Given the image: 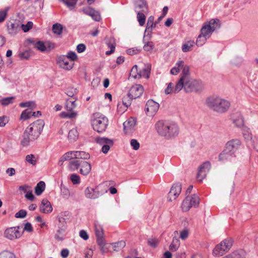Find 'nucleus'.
<instances>
[{"label":"nucleus","instance_id":"nucleus-62","mask_svg":"<svg viewBox=\"0 0 258 258\" xmlns=\"http://www.w3.org/2000/svg\"><path fill=\"white\" fill-rule=\"evenodd\" d=\"M33 23L32 22L29 21L26 25L22 24L21 25V27L24 32H26L28 31L31 28H32Z\"/></svg>","mask_w":258,"mask_h":258},{"label":"nucleus","instance_id":"nucleus-63","mask_svg":"<svg viewBox=\"0 0 258 258\" xmlns=\"http://www.w3.org/2000/svg\"><path fill=\"white\" fill-rule=\"evenodd\" d=\"M148 243L153 247H156L159 243V240L156 238H150L148 240Z\"/></svg>","mask_w":258,"mask_h":258},{"label":"nucleus","instance_id":"nucleus-50","mask_svg":"<svg viewBox=\"0 0 258 258\" xmlns=\"http://www.w3.org/2000/svg\"><path fill=\"white\" fill-rule=\"evenodd\" d=\"M15 97L4 98L0 100V103L3 106H7L13 103Z\"/></svg>","mask_w":258,"mask_h":258},{"label":"nucleus","instance_id":"nucleus-61","mask_svg":"<svg viewBox=\"0 0 258 258\" xmlns=\"http://www.w3.org/2000/svg\"><path fill=\"white\" fill-rule=\"evenodd\" d=\"M66 56H67L69 60L73 62L75 60H76L78 58L77 55L76 53L74 51H69L68 52L67 55H65Z\"/></svg>","mask_w":258,"mask_h":258},{"label":"nucleus","instance_id":"nucleus-7","mask_svg":"<svg viewBox=\"0 0 258 258\" xmlns=\"http://www.w3.org/2000/svg\"><path fill=\"white\" fill-rule=\"evenodd\" d=\"M102 186L103 185H99L95 186V187H92L90 186L86 187L84 190L85 197L87 199L93 200L98 198L100 196L107 192L106 189L104 190H101Z\"/></svg>","mask_w":258,"mask_h":258},{"label":"nucleus","instance_id":"nucleus-16","mask_svg":"<svg viewBox=\"0 0 258 258\" xmlns=\"http://www.w3.org/2000/svg\"><path fill=\"white\" fill-rule=\"evenodd\" d=\"M159 108V104L153 100H149L146 105L145 110L147 115L154 116Z\"/></svg>","mask_w":258,"mask_h":258},{"label":"nucleus","instance_id":"nucleus-30","mask_svg":"<svg viewBox=\"0 0 258 258\" xmlns=\"http://www.w3.org/2000/svg\"><path fill=\"white\" fill-rule=\"evenodd\" d=\"M77 159H74L69 161L67 167L70 171H75L77 170L80 167L81 161Z\"/></svg>","mask_w":258,"mask_h":258},{"label":"nucleus","instance_id":"nucleus-54","mask_svg":"<svg viewBox=\"0 0 258 258\" xmlns=\"http://www.w3.org/2000/svg\"><path fill=\"white\" fill-rule=\"evenodd\" d=\"M207 39L208 38L200 34L197 38L196 44L198 46H201L205 44Z\"/></svg>","mask_w":258,"mask_h":258},{"label":"nucleus","instance_id":"nucleus-25","mask_svg":"<svg viewBox=\"0 0 258 258\" xmlns=\"http://www.w3.org/2000/svg\"><path fill=\"white\" fill-rule=\"evenodd\" d=\"M40 211L43 213H49L52 211L50 203L46 199H43L39 207Z\"/></svg>","mask_w":258,"mask_h":258},{"label":"nucleus","instance_id":"nucleus-26","mask_svg":"<svg viewBox=\"0 0 258 258\" xmlns=\"http://www.w3.org/2000/svg\"><path fill=\"white\" fill-rule=\"evenodd\" d=\"M235 156V155L232 154L231 152H229L228 150H227V149L225 148L224 150L219 154V160L222 162H224L231 160V159Z\"/></svg>","mask_w":258,"mask_h":258},{"label":"nucleus","instance_id":"nucleus-35","mask_svg":"<svg viewBox=\"0 0 258 258\" xmlns=\"http://www.w3.org/2000/svg\"><path fill=\"white\" fill-rule=\"evenodd\" d=\"M111 248L113 251H119L123 248L126 245V243L124 240H120L114 243H111Z\"/></svg>","mask_w":258,"mask_h":258},{"label":"nucleus","instance_id":"nucleus-19","mask_svg":"<svg viewBox=\"0 0 258 258\" xmlns=\"http://www.w3.org/2000/svg\"><path fill=\"white\" fill-rule=\"evenodd\" d=\"M181 191V185L180 183H176L171 187L168 193V198L170 201L175 200L180 195Z\"/></svg>","mask_w":258,"mask_h":258},{"label":"nucleus","instance_id":"nucleus-10","mask_svg":"<svg viewBox=\"0 0 258 258\" xmlns=\"http://www.w3.org/2000/svg\"><path fill=\"white\" fill-rule=\"evenodd\" d=\"M56 63L59 68L67 71L72 70L74 66V62L69 60L64 55L58 56L56 58Z\"/></svg>","mask_w":258,"mask_h":258},{"label":"nucleus","instance_id":"nucleus-32","mask_svg":"<svg viewBox=\"0 0 258 258\" xmlns=\"http://www.w3.org/2000/svg\"><path fill=\"white\" fill-rule=\"evenodd\" d=\"M75 151H70L64 154L60 158L59 160V164H62L63 162L65 161H71L75 158Z\"/></svg>","mask_w":258,"mask_h":258},{"label":"nucleus","instance_id":"nucleus-9","mask_svg":"<svg viewBox=\"0 0 258 258\" xmlns=\"http://www.w3.org/2000/svg\"><path fill=\"white\" fill-rule=\"evenodd\" d=\"M22 235V232L20 231L19 226L8 228L4 232L5 237L11 240L19 239Z\"/></svg>","mask_w":258,"mask_h":258},{"label":"nucleus","instance_id":"nucleus-44","mask_svg":"<svg viewBox=\"0 0 258 258\" xmlns=\"http://www.w3.org/2000/svg\"><path fill=\"white\" fill-rule=\"evenodd\" d=\"M76 159H88L90 158V154L84 151H75Z\"/></svg>","mask_w":258,"mask_h":258},{"label":"nucleus","instance_id":"nucleus-20","mask_svg":"<svg viewBox=\"0 0 258 258\" xmlns=\"http://www.w3.org/2000/svg\"><path fill=\"white\" fill-rule=\"evenodd\" d=\"M34 47L40 51L43 52L45 51H50L54 48V45L53 43L46 41L43 42L38 41L34 44Z\"/></svg>","mask_w":258,"mask_h":258},{"label":"nucleus","instance_id":"nucleus-24","mask_svg":"<svg viewBox=\"0 0 258 258\" xmlns=\"http://www.w3.org/2000/svg\"><path fill=\"white\" fill-rule=\"evenodd\" d=\"M222 258H246V252L243 249L234 250Z\"/></svg>","mask_w":258,"mask_h":258},{"label":"nucleus","instance_id":"nucleus-42","mask_svg":"<svg viewBox=\"0 0 258 258\" xmlns=\"http://www.w3.org/2000/svg\"><path fill=\"white\" fill-rule=\"evenodd\" d=\"M180 243L179 239L176 237H173L172 241L170 245L169 248L173 251H176L180 246Z\"/></svg>","mask_w":258,"mask_h":258},{"label":"nucleus","instance_id":"nucleus-39","mask_svg":"<svg viewBox=\"0 0 258 258\" xmlns=\"http://www.w3.org/2000/svg\"><path fill=\"white\" fill-rule=\"evenodd\" d=\"M45 188V184L44 181H41L39 182L35 187V192L36 195H40L44 190Z\"/></svg>","mask_w":258,"mask_h":258},{"label":"nucleus","instance_id":"nucleus-46","mask_svg":"<svg viewBox=\"0 0 258 258\" xmlns=\"http://www.w3.org/2000/svg\"><path fill=\"white\" fill-rule=\"evenodd\" d=\"M137 12V20L140 26H143L145 24L146 21L145 14L147 13H144L141 11H138Z\"/></svg>","mask_w":258,"mask_h":258},{"label":"nucleus","instance_id":"nucleus-31","mask_svg":"<svg viewBox=\"0 0 258 258\" xmlns=\"http://www.w3.org/2000/svg\"><path fill=\"white\" fill-rule=\"evenodd\" d=\"M99 246V249L102 254L110 251L111 249V243H106L105 240L97 242Z\"/></svg>","mask_w":258,"mask_h":258},{"label":"nucleus","instance_id":"nucleus-2","mask_svg":"<svg viewBox=\"0 0 258 258\" xmlns=\"http://www.w3.org/2000/svg\"><path fill=\"white\" fill-rule=\"evenodd\" d=\"M44 125L43 120L38 119L30 124L25 130L21 144L26 146L37 139L40 136Z\"/></svg>","mask_w":258,"mask_h":258},{"label":"nucleus","instance_id":"nucleus-38","mask_svg":"<svg viewBox=\"0 0 258 258\" xmlns=\"http://www.w3.org/2000/svg\"><path fill=\"white\" fill-rule=\"evenodd\" d=\"M36 112H33V114H32V110L31 109H27L24 110L20 116L21 119L26 120L30 118V117L31 116H35Z\"/></svg>","mask_w":258,"mask_h":258},{"label":"nucleus","instance_id":"nucleus-22","mask_svg":"<svg viewBox=\"0 0 258 258\" xmlns=\"http://www.w3.org/2000/svg\"><path fill=\"white\" fill-rule=\"evenodd\" d=\"M230 119L233 123L237 127H241L244 125L242 116L240 112L233 113L231 115Z\"/></svg>","mask_w":258,"mask_h":258},{"label":"nucleus","instance_id":"nucleus-47","mask_svg":"<svg viewBox=\"0 0 258 258\" xmlns=\"http://www.w3.org/2000/svg\"><path fill=\"white\" fill-rule=\"evenodd\" d=\"M60 194L62 197L66 199H68L71 195L70 190L65 186L62 185V184L60 185Z\"/></svg>","mask_w":258,"mask_h":258},{"label":"nucleus","instance_id":"nucleus-13","mask_svg":"<svg viewBox=\"0 0 258 258\" xmlns=\"http://www.w3.org/2000/svg\"><path fill=\"white\" fill-rule=\"evenodd\" d=\"M136 119L133 117H130L124 121L123 123L124 134L127 135H132L136 130Z\"/></svg>","mask_w":258,"mask_h":258},{"label":"nucleus","instance_id":"nucleus-60","mask_svg":"<svg viewBox=\"0 0 258 258\" xmlns=\"http://www.w3.org/2000/svg\"><path fill=\"white\" fill-rule=\"evenodd\" d=\"M130 145L133 149L135 150H138L140 147L139 142L136 139H132L130 141Z\"/></svg>","mask_w":258,"mask_h":258},{"label":"nucleus","instance_id":"nucleus-27","mask_svg":"<svg viewBox=\"0 0 258 258\" xmlns=\"http://www.w3.org/2000/svg\"><path fill=\"white\" fill-rule=\"evenodd\" d=\"M80 168V173L85 176L90 173L92 168L91 164L88 162L84 161H81Z\"/></svg>","mask_w":258,"mask_h":258},{"label":"nucleus","instance_id":"nucleus-29","mask_svg":"<svg viewBox=\"0 0 258 258\" xmlns=\"http://www.w3.org/2000/svg\"><path fill=\"white\" fill-rule=\"evenodd\" d=\"M189 67L185 65L184 62L182 60H178L175 64V66L170 70V73L173 75H176L179 72L180 69L183 70L184 67Z\"/></svg>","mask_w":258,"mask_h":258},{"label":"nucleus","instance_id":"nucleus-40","mask_svg":"<svg viewBox=\"0 0 258 258\" xmlns=\"http://www.w3.org/2000/svg\"><path fill=\"white\" fill-rule=\"evenodd\" d=\"M214 31L205 24L201 30V34L209 38Z\"/></svg>","mask_w":258,"mask_h":258},{"label":"nucleus","instance_id":"nucleus-36","mask_svg":"<svg viewBox=\"0 0 258 258\" xmlns=\"http://www.w3.org/2000/svg\"><path fill=\"white\" fill-rule=\"evenodd\" d=\"M205 24L208 25L213 31L220 27V20L218 19H211L208 23Z\"/></svg>","mask_w":258,"mask_h":258},{"label":"nucleus","instance_id":"nucleus-57","mask_svg":"<svg viewBox=\"0 0 258 258\" xmlns=\"http://www.w3.org/2000/svg\"><path fill=\"white\" fill-rule=\"evenodd\" d=\"M19 106L23 108L32 107L34 108L36 107V104L34 101H27L20 103Z\"/></svg>","mask_w":258,"mask_h":258},{"label":"nucleus","instance_id":"nucleus-45","mask_svg":"<svg viewBox=\"0 0 258 258\" xmlns=\"http://www.w3.org/2000/svg\"><path fill=\"white\" fill-rule=\"evenodd\" d=\"M79 134L76 128H73L70 131L68 134V139L71 142L75 141L78 138Z\"/></svg>","mask_w":258,"mask_h":258},{"label":"nucleus","instance_id":"nucleus-3","mask_svg":"<svg viewBox=\"0 0 258 258\" xmlns=\"http://www.w3.org/2000/svg\"><path fill=\"white\" fill-rule=\"evenodd\" d=\"M155 128L160 136L167 139L174 138L179 134V127L177 124L168 120L158 121L155 124Z\"/></svg>","mask_w":258,"mask_h":258},{"label":"nucleus","instance_id":"nucleus-23","mask_svg":"<svg viewBox=\"0 0 258 258\" xmlns=\"http://www.w3.org/2000/svg\"><path fill=\"white\" fill-rule=\"evenodd\" d=\"M132 100L133 99H131L128 94L124 96L122 99V103H119L117 105L118 111L123 112L126 110L127 107L131 105Z\"/></svg>","mask_w":258,"mask_h":258},{"label":"nucleus","instance_id":"nucleus-17","mask_svg":"<svg viewBox=\"0 0 258 258\" xmlns=\"http://www.w3.org/2000/svg\"><path fill=\"white\" fill-rule=\"evenodd\" d=\"M143 92V87L140 84H136L131 88L128 95L131 97V99H135L140 97Z\"/></svg>","mask_w":258,"mask_h":258},{"label":"nucleus","instance_id":"nucleus-51","mask_svg":"<svg viewBox=\"0 0 258 258\" xmlns=\"http://www.w3.org/2000/svg\"><path fill=\"white\" fill-rule=\"evenodd\" d=\"M189 230L188 228H184L179 232V238L182 240H186L189 236Z\"/></svg>","mask_w":258,"mask_h":258},{"label":"nucleus","instance_id":"nucleus-8","mask_svg":"<svg viewBox=\"0 0 258 258\" xmlns=\"http://www.w3.org/2000/svg\"><path fill=\"white\" fill-rule=\"evenodd\" d=\"M200 203V199L198 195H192L191 196H187L182 202L181 208L183 212H187L191 207H198Z\"/></svg>","mask_w":258,"mask_h":258},{"label":"nucleus","instance_id":"nucleus-18","mask_svg":"<svg viewBox=\"0 0 258 258\" xmlns=\"http://www.w3.org/2000/svg\"><path fill=\"white\" fill-rule=\"evenodd\" d=\"M241 145V142L239 139H232L226 144L225 148L227 150L235 155V152L239 149Z\"/></svg>","mask_w":258,"mask_h":258},{"label":"nucleus","instance_id":"nucleus-41","mask_svg":"<svg viewBox=\"0 0 258 258\" xmlns=\"http://www.w3.org/2000/svg\"><path fill=\"white\" fill-rule=\"evenodd\" d=\"M156 23H154V17L150 16L147 21L145 32H151L153 27H155Z\"/></svg>","mask_w":258,"mask_h":258},{"label":"nucleus","instance_id":"nucleus-1","mask_svg":"<svg viewBox=\"0 0 258 258\" xmlns=\"http://www.w3.org/2000/svg\"><path fill=\"white\" fill-rule=\"evenodd\" d=\"M203 88L202 82L191 77L189 67H184L180 75V79L175 85V92H180L182 89L186 93L198 92Z\"/></svg>","mask_w":258,"mask_h":258},{"label":"nucleus","instance_id":"nucleus-59","mask_svg":"<svg viewBox=\"0 0 258 258\" xmlns=\"http://www.w3.org/2000/svg\"><path fill=\"white\" fill-rule=\"evenodd\" d=\"M26 160L27 162L33 165H34L36 164V159L34 155L30 154L26 156Z\"/></svg>","mask_w":258,"mask_h":258},{"label":"nucleus","instance_id":"nucleus-64","mask_svg":"<svg viewBox=\"0 0 258 258\" xmlns=\"http://www.w3.org/2000/svg\"><path fill=\"white\" fill-rule=\"evenodd\" d=\"M77 90L74 88H69L67 90V94L72 98L77 94Z\"/></svg>","mask_w":258,"mask_h":258},{"label":"nucleus","instance_id":"nucleus-11","mask_svg":"<svg viewBox=\"0 0 258 258\" xmlns=\"http://www.w3.org/2000/svg\"><path fill=\"white\" fill-rule=\"evenodd\" d=\"M21 22L17 19H11L7 22V30L9 34L15 35L21 30Z\"/></svg>","mask_w":258,"mask_h":258},{"label":"nucleus","instance_id":"nucleus-53","mask_svg":"<svg viewBox=\"0 0 258 258\" xmlns=\"http://www.w3.org/2000/svg\"><path fill=\"white\" fill-rule=\"evenodd\" d=\"M52 31L54 34L60 35L62 33V26L60 24H55L52 26Z\"/></svg>","mask_w":258,"mask_h":258},{"label":"nucleus","instance_id":"nucleus-56","mask_svg":"<svg viewBox=\"0 0 258 258\" xmlns=\"http://www.w3.org/2000/svg\"><path fill=\"white\" fill-rule=\"evenodd\" d=\"M9 7H6L5 9L2 10L0 11V23H2L5 20L7 14L9 10Z\"/></svg>","mask_w":258,"mask_h":258},{"label":"nucleus","instance_id":"nucleus-49","mask_svg":"<svg viewBox=\"0 0 258 258\" xmlns=\"http://www.w3.org/2000/svg\"><path fill=\"white\" fill-rule=\"evenodd\" d=\"M60 116L62 118H73L77 116V113L75 111L61 112Z\"/></svg>","mask_w":258,"mask_h":258},{"label":"nucleus","instance_id":"nucleus-58","mask_svg":"<svg viewBox=\"0 0 258 258\" xmlns=\"http://www.w3.org/2000/svg\"><path fill=\"white\" fill-rule=\"evenodd\" d=\"M70 179L74 184H79L81 182L79 175L75 173L71 175Z\"/></svg>","mask_w":258,"mask_h":258},{"label":"nucleus","instance_id":"nucleus-55","mask_svg":"<svg viewBox=\"0 0 258 258\" xmlns=\"http://www.w3.org/2000/svg\"><path fill=\"white\" fill-rule=\"evenodd\" d=\"M175 86L174 87L173 83H169L168 84L167 88L165 89V93L166 94H169L171 93H177L179 92H175Z\"/></svg>","mask_w":258,"mask_h":258},{"label":"nucleus","instance_id":"nucleus-37","mask_svg":"<svg viewBox=\"0 0 258 258\" xmlns=\"http://www.w3.org/2000/svg\"><path fill=\"white\" fill-rule=\"evenodd\" d=\"M76 101L75 98H70L66 101V108L68 111H74L73 109L76 107Z\"/></svg>","mask_w":258,"mask_h":258},{"label":"nucleus","instance_id":"nucleus-48","mask_svg":"<svg viewBox=\"0 0 258 258\" xmlns=\"http://www.w3.org/2000/svg\"><path fill=\"white\" fill-rule=\"evenodd\" d=\"M195 44V42L193 40H190L187 41L186 43L183 44L182 46V50L186 52L191 50V48L193 47Z\"/></svg>","mask_w":258,"mask_h":258},{"label":"nucleus","instance_id":"nucleus-5","mask_svg":"<svg viewBox=\"0 0 258 258\" xmlns=\"http://www.w3.org/2000/svg\"><path fill=\"white\" fill-rule=\"evenodd\" d=\"M91 124L94 130L98 133H103L108 126V120L104 115L95 113L92 117Z\"/></svg>","mask_w":258,"mask_h":258},{"label":"nucleus","instance_id":"nucleus-15","mask_svg":"<svg viewBox=\"0 0 258 258\" xmlns=\"http://www.w3.org/2000/svg\"><path fill=\"white\" fill-rule=\"evenodd\" d=\"M211 168V163L209 161H206L201 164L198 168L197 178L201 182L206 177L207 173Z\"/></svg>","mask_w":258,"mask_h":258},{"label":"nucleus","instance_id":"nucleus-52","mask_svg":"<svg viewBox=\"0 0 258 258\" xmlns=\"http://www.w3.org/2000/svg\"><path fill=\"white\" fill-rule=\"evenodd\" d=\"M0 258H16V257L14 253L8 250H4L0 253Z\"/></svg>","mask_w":258,"mask_h":258},{"label":"nucleus","instance_id":"nucleus-12","mask_svg":"<svg viewBox=\"0 0 258 258\" xmlns=\"http://www.w3.org/2000/svg\"><path fill=\"white\" fill-rule=\"evenodd\" d=\"M95 141L98 144L102 146L101 151L104 154L107 153L110 147L113 145V141L107 138L98 137L95 138Z\"/></svg>","mask_w":258,"mask_h":258},{"label":"nucleus","instance_id":"nucleus-28","mask_svg":"<svg viewBox=\"0 0 258 258\" xmlns=\"http://www.w3.org/2000/svg\"><path fill=\"white\" fill-rule=\"evenodd\" d=\"M95 232L96 236V242H100L105 240L104 234L102 227L97 224H95Z\"/></svg>","mask_w":258,"mask_h":258},{"label":"nucleus","instance_id":"nucleus-33","mask_svg":"<svg viewBox=\"0 0 258 258\" xmlns=\"http://www.w3.org/2000/svg\"><path fill=\"white\" fill-rule=\"evenodd\" d=\"M136 12L141 11V12H143L144 13H148V8L146 2L145 0H139L136 3Z\"/></svg>","mask_w":258,"mask_h":258},{"label":"nucleus","instance_id":"nucleus-4","mask_svg":"<svg viewBox=\"0 0 258 258\" xmlns=\"http://www.w3.org/2000/svg\"><path fill=\"white\" fill-rule=\"evenodd\" d=\"M205 104L209 108L219 113L226 112L230 106L229 101L217 96L208 97Z\"/></svg>","mask_w":258,"mask_h":258},{"label":"nucleus","instance_id":"nucleus-14","mask_svg":"<svg viewBox=\"0 0 258 258\" xmlns=\"http://www.w3.org/2000/svg\"><path fill=\"white\" fill-rule=\"evenodd\" d=\"M150 73V69L149 68H144L142 71H138V66L135 65L133 67L131 73L130 77L134 79H139L141 77H144L146 78H149V74Z\"/></svg>","mask_w":258,"mask_h":258},{"label":"nucleus","instance_id":"nucleus-34","mask_svg":"<svg viewBox=\"0 0 258 258\" xmlns=\"http://www.w3.org/2000/svg\"><path fill=\"white\" fill-rule=\"evenodd\" d=\"M58 223L57 224L58 229L60 231H65L67 229V222L63 217V215H60L57 216Z\"/></svg>","mask_w":258,"mask_h":258},{"label":"nucleus","instance_id":"nucleus-6","mask_svg":"<svg viewBox=\"0 0 258 258\" xmlns=\"http://www.w3.org/2000/svg\"><path fill=\"white\" fill-rule=\"evenodd\" d=\"M233 240L231 238H227L222 241L216 245L213 250V254L215 256H220L224 255L231 248Z\"/></svg>","mask_w":258,"mask_h":258},{"label":"nucleus","instance_id":"nucleus-43","mask_svg":"<svg viewBox=\"0 0 258 258\" xmlns=\"http://www.w3.org/2000/svg\"><path fill=\"white\" fill-rule=\"evenodd\" d=\"M107 45L110 48V50L107 51L105 54L109 55L114 52L115 48V43L113 39H110L107 42Z\"/></svg>","mask_w":258,"mask_h":258},{"label":"nucleus","instance_id":"nucleus-21","mask_svg":"<svg viewBox=\"0 0 258 258\" xmlns=\"http://www.w3.org/2000/svg\"><path fill=\"white\" fill-rule=\"evenodd\" d=\"M82 11L84 14L90 16L96 21H99L101 19V16L99 13L91 7H88L84 8L82 10Z\"/></svg>","mask_w":258,"mask_h":258}]
</instances>
